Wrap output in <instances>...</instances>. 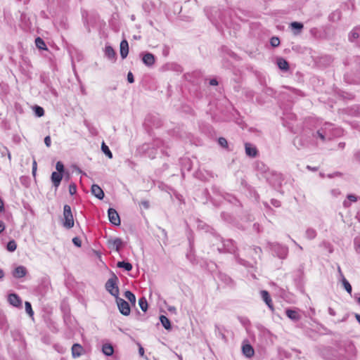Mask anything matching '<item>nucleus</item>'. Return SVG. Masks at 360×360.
<instances>
[{"mask_svg": "<svg viewBox=\"0 0 360 360\" xmlns=\"http://www.w3.org/2000/svg\"><path fill=\"white\" fill-rule=\"evenodd\" d=\"M329 18H330V20H333V21L338 20H339L340 18V12L338 11H336L334 13H333L329 16Z\"/></svg>", "mask_w": 360, "mask_h": 360, "instance_id": "obj_48", "label": "nucleus"}, {"mask_svg": "<svg viewBox=\"0 0 360 360\" xmlns=\"http://www.w3.org/2000/svg\"><path fill=\"white\" fill-rule=\"evenodd\" d=\"M17 248V244L14 240H10L6 245V249L8 252H14Z\"/></svg>", "mask_w": 360, "mask_h": 360, "instance_id": "obj_41", "label": "nucleus"}, {"mask_svg": "<svg viewBox=\"0 0 360 360\" xmlns=\"http://www.w3.org/2000/svg\"><path fill=\"white\" fill-rule=\"evenodd\" d=\"M63 174L60 172H53L51 176V181L52 182L53 186L55 187V190L56 191L59 187L60 182L63 179Z\"/></svg>", "mask_w": 360, "mask_h": 360, "instance_id": "obj_16", "label": "nucleus"}, {"mask_svg": "<svg viewBox=\"0 0 360 360\" xmlns=\"http://www.w3.org/2000/svg\"><path fill=\"white\" fill-rule=\"evenodd\" d=\"M143 63L147 66H151L155 63V56L150 53H146L142 58Z\"/></svg>", "mask_w": 360, "mask_h": 360, "instance_id": "obj_27", "label": "nucleus"}, {"mask_svg": "<svg viewBox=\"0 0 360 360\" xmlns=\"http://www.w3.org/2000/svg\"><path fill=\"white\" fill-rule=\"evenodd\" d=\"M108 214L110 223L115 226H119L120 224V216L115 209L109 208L108 210Z\"/></svg>", "mask_w": 360, "mask_h": 360, "instance_id": "obj_12", "label": "nucleus"}, {"mask_svg": "<svg viewBox=\"0 0 360 360\" xmlns=\"http://www.w3.org/2000/svg\"><path fill=\"white\" fill-rule=\"evenodd\" d=\"M25 305L26 312L29 314L30 316L32 317L34 315V311L32 310V305H31L30 302H25Z\"/></svg>", "mask_w": 360, "mask_h": 360, "instance_id": "obj_46", "label": "nucleus"}, {"mask_svg": "<svg viewBox=\"0 0 360 360\" xmlns=\"http://www.w3.org/2000/svg\"><path fill=\"white\" fill-rule=\"evenodd\" d=\"M189 240V251L186 253V258L187 259L193 264H195L197 263L195 255L194 254V246H193V242L191 239V238H188Z\"/></svg>", "mask_w": 360, "mask_h": 360, "instance_id": "obj_19", "label": "nucleus"}, {"mask_svg": "<svg viewBox=\"0 0 360 360\" xmlns=\"http://www.w3.org/2000/svg\"><path fill=\"white\" fill-rule=\"evenodd\" d=\"M69 193L71 195H75L77 193V186L72 183L69 185Z\"/></svg>", "mask_w": 360, "mask_h": 360, "instance_id": "obj_50", "label": "nucleus"}, {"mask_svg": "<svg viewBox=\"0 0 360 360\" xmlns=\"http://www.w3.org/2000/svg\"><path fill=\"white\" fill-rule=\"evenodd\" d=\"M72 356L74 359L80 357L84 352L83 347L79 343H75L72 346Z\"/></svg>", "mask_w": 360, "mask_h": 360, "instance_id": "obj_20", "label": "nucleus"}, {"mask_svg": "<svg viewBox=\"0 0 360 360\" xmlns=\"http://www.w3.org/2000/svg\"><path fill=\"white\" fill-rule=\"evenodd\" d=\"M317 236L316 231L313 228H308L305 231V236L309 240L314 239Z\"/></svg>", "mask_w": 360, "mask_h": 360, "instance_id": "obj_31", "label": "nucleus"}, {"mask_svg": "<svg viewBox=\"0 0 360 360\" xmlns=\"http://www.w3.org/2000/svg\"><path fill=\"white\" fill-rule=\"evenodd\" d=\"M0 151H1V153L2 155H7L8 158V160H11V153H10L9 150H8V148L6 147L3 146L1 148V149H0Z\"/></svg>", "mask_w": 360, "mask_h": 360, "instance_id": "obj_51", "label": "nucleus"}, {"mask_svg": "<svg viewBox=\"0 0 360 360\" xmlns=\"http://www.w3.org/2000/svg\"><path fill=\"white\" fill-rule=\"evenodd\" d=\"M103 353L108 356L112 355L114 349L110 344H104L102 347Z\"/></svg>", "mask_w": 360, "mask_h": 360, "instance_id": "obj_30", "label": "nucleus"}, {"mask_svg": "<svg viewBox=\"0 0 360 360\" xmlns=\"http://www.w3.org/2000/svg\"><path fill=\"white\" fill-rule=\"evenodd\" d=\"M33 110H34L35 115L39 117H40L44 115V110L41 106L34 105V107L33 108Z\"/></svg>", "mask_w": 360, "mask_h": 360, "instance_id": "obj_42", "label": "nucleus"}, {"mask_svg": "<svg viewBox=\"0 0 360 360\" xmlns=\"http://www.w3.org/2000/svg\"><path fill=\"white\" fill-rule=\"evenodd\" d=\"M105 56L112 61H115L116 60V53L110 46H105Z\"/></svg>", "mask_w": 360, "mask_h": 360, "instance_id": "obj_28", "label": "nucleus"}, {"mask_svg": "<svg viewBox=\"0 0 360 360\" xmlns=\"http://www.w3.org/2000/svg\"><path fill=\"white\" fill-rule=\"evenodd\" d=\"M226 51L227 52V54L229 56H231V58H235V59H236L238 58L237 55L235 53H233V51H231L227 49H226Z\"/></svg>", "mask_w": 360, "mask_h": 360, "instance_id": "obj_60", "label": "nucleus"}, {"mask_svg": "<svg viewBox=\"0 0 360 360\" xmlns=\"http://www.w3.org/2000/svg\"><path fill=\"white\" fill-rule=\"evenodd\" d=\"M293 143L297 149L305 148L313 144L309 131L304 130L301 135L295 138Z\"/></svg>", "mask_w": 360, "mask_h": 360, "instance_id": "obj_4", "label": "nucleus"}, {"mask_svg": "<svg viewBox=\"0 0 360 360\" xmlns=\"http://www.w3.org/2000/svg\"><path fill=\"white\" fill-rule=\"evenodd\" d=\"M264 178L275 189L281 188L284 180L283 174L275 171L268 172Z\"/></svg>", "mask_w": 360, "mask_h": 360, "instance_id": "obj_5", "label": "nucleus"}, {"mask_svg": "<svg viewBox=\"0 0 360 360\" xmlns=\"http://www.w3.org/2000/svg\"><path fill=\"white\" fill-rule=\"evenodd\" d=\"M6 317L5 316L0 313V326L4 327L6 326Z\"/></svg>", "mask_w": 360, "mask_h": 360, "instance_id": "obj_53", "label": "nucleus"}, {"mask_svg": "<svg viewBox=\"0 0 360 360\" xmlns=\"http://www.w3.org/2000/svg\"><path fill=\"white\" fill-rule=\"evenodd\" d=\"M242 352L244 356L251 358L254 356L255 350L250 344H243L242 346Z\"/></svg>", "mask_w": 360, "mask_h": 360, "instance_id": "obj_23", "label": "nucleus"}, {"mask_svg": "<svg viewBox=\"0 0 360 360\" xmlns=\"http://www.w3.org/2000/svg\"><path fill=\"white\" fill-rule=\"evenodd\" d=\"M257 170L259 171L261 173L264 174V177L266 176V173L271 171L262 162L257 164Z\"/></svg>", "mask_w": 360, "mask_h": 360, "instance_id": "obj_38", "label": "nucleus"}, {"mask_svg": "<svg viewBox=\"0 0 360 360\" xmlns=\"http://www.w3.org/2000/svg\"><path fill=\"white\" fill-rule=\"evenodd\" d=\"M160 321L162 326L165 329H167V330L171 329V323H170V321L169 320V319L167 317H166L164 315H161L160 316Z\"/></svg>", "mask_w": 360, "mask_h": 360, "instance_id": "obj_32", "label": "nucleus"}, {"mask_svg": "<svg viewBox=\"0 0 360 360\" xmlns=\"http://www.w3.org/2000/svg\"><path fill=\"white\" fill-rule=\"evenodd\" d=\"M72 243H73V244H74L75 246H77V247H78V248H80V247L82 246V241H81V240H80L79 238H77V237H75V238H72Z\"/></svg>", "mask_w": 360, "mask_h": 360, "instance_id": "obj_52", "label": "nucleus"}, {"mask_svg": "<svg viewBox=\"0 0 360 360\" xmlns=\"http://www.w3.org/2000/svg\"><path fill=\"white\" fill-rule=\"evenodd\" d=\"M270 44L273 47H278L280 45V39L277 37H272L270 39Z\"/></svg>", "mask_w": 360, "mask_h": 360, "instance_id": "obj_47", "label": "nucleus"}, {"mask_svg": "<svg viewBox=\"0 0 360 360\" xmlns=\"http://www.w3.org/2000/svg\"><path fill=\"white\" fill-rule=\"evenodd\" d=\"M217 193H219V195H221L225 200L228 201L230 203L234 204L238 201L234 196L230 194H221L219 191H217Z\"/></svg>", "mask_w": 360, "mask_h": 360, "instance_id": "obj_33", "label": "nucleus"}, {"mask_svg": "<svg viewBox=\"0 0 360 360\" xmlns=\"http://www.w3.org/2000/svg\"><path fill=\"white\" fill-rule=\"evenodd\" d=\"M44 143L47 147L51 146V137L49 136H47L44 138Z\"/></svg>", "mask_w": 360, "mask_h": 360, "instance_id": "obj_59", "label": "nucleus"}, {"mask_svg": "<svg viewBox=\"0 0 360 360\" xmlns=\"http://www.w3.org/2000/svg\"><path fill=\"white\" fill-rule=\"evenodd\" d=\"M56 169L57 170V172H60L62 174L65 173V167L62 162L58 161L56 164Z\"/></svg>", "mask_w": 360, "mask_h": 360, "instance_id": "obj_44", "label": "nucleus"}, {"mask_svg": "<svg viewBox=\"0 0 360 360\" xmlns=\"http://www.w3.org/2000/svg\"><path fill=\"white\" fill-rule=\"evenodd\" d=\"M129 53V44L126 39H123L120 42V56L122 59L127 58Z\"/></svg>", "mask_w": 360, "mask_h": 360, "instance_id": "obj_25", "label": "nucleus"}, {"mask_svg": "<svg viewBox=\"0 0 360 360\" xmlns=\"http://www.w3.org/2000/svg\"><path fill=\"white\" fill-rule=\"evenodd\" d=\"M347 199L349 200L351 202H354L357 200V197L355 195L349 194L347 197Z\"/></svg>", "mask_w": 360, "mask_h": 360, "instance_id": "obj_56", "label": "nucleus"}, {"mask_svg": "<svg viewBox=\"0 0 360 360\" xmlns=\"http://www.w3.org/2000/svg\"><path fill=\"white\" fill-rule=\"evenodd\" d=\"M221 217L226 222L231 223L232 221V216L227 212H221Z\"/></svg>", "mask_w": 360, "mask_h": 360, "instance_id": "obj_43", "label": "nucleus"}, {"mask_svg": "<svg viewBox=\"0 0 360 360\" xmlns=\"http://www.w3.org/2000/svg\"><path fill=\"white\" fill-rule=\"evenodd\" d=\"M313 144L323 143L342 134L340 128H336L330 122H325L321 127L316 131H309Z\"/></svg>", "mask_w": 360, "mask_h": 360, "instance_id": "obj_1", "label": "nucleus"}, {"mask_svg": "<svg viewBox=\"0 0 360 360\" xmlns=\"http://www.w3.org/2000/svg\"><path fill=\"white\" fill-rule=\"evenodd\" d=\"M127 81L129 83H133L134 82V77L133 74L131 72H129L127 74Z\"/></svg>", "mask_w": 360, "mask_h": 360, "instance_id": "obj_58", "label": "nucleus"}, {"mask_svg": "<svg viewBox=\"0 0 360 360\" xmlns=\"http://www.w3.org/2000/svg\"><path fill=\"white\" fill-rule=\"evenodd\" d=\"M210 85L216 86L218 84V82L216 79H211L209 82Z\"/></svg>", "mask_w": 360, "mask_h": 360, "instance_id": "obj_63", "label": "nucleus"}, {"mask_svg": "<svg viewBox=\"0 0 360 360\" xmlns=\"http://www.w3.org/2000/svg\"><path fill=\"white\" fill-rule=\"evenodd\" d=\"M277 65L283 71H288L289 70V63L283 58H278L277 59Z\"/></svg>", "mask_w": 360, "mask_h": 360, "instance_id": "obj_29", "label": "nucleus"}, {"mask_svg": "<svg viewBox=\"0 0 360 360\" xmlns=\"http://www.w3.org/2000/svg\"><path fill=\"white\" fill-rule=\"evenodd\" d=\"M335 351L330 347H323L321 349V355L326 360H336Z\"/></svg>", "mask_w": 360, "mask_h": 360, "instance_id": "obj_10", "label": "nucleus"}, {"mask_svg": "<svg viewBox=\"0 0 360 360\" xmlns=\"http://www.w3.org/2000/svg\"><path fill=\"white\" fill-rule=\"evenodd\" d=\"M164 143L160 139H155L151 143H145L140 146L138 152L150 159H154L158 153V150L163 148Z\"/></svg>", "mask_w": 360, "mask_h": 360, "instance_id": "obj_3", "label": "nucleus"}, {"mask_svg": "<svg viewBox=\"0 0 360 360\" xmlns=\"http://www.w3.org/2000/svg\"><path fill=\"white\" fill-rule=\"evenodd\" d=\"M260 294H261V297H262L263 301L266 303V304L268 306L269 309L271 311H274V307L272 300H271V296H270L269 292L263 290H261Z\"/></svg>", "mask_w": 360, "mask_h": 360, "instance_id": "obj_21", "label": "nucleus"}, {"mask_svg": "<svg viewBox=\"0 0 360 360\" xmlns=\"http://www.w3.org/2000/svg\"><path fill=\"white\" fill-rule=\"evenodd\" d=\"M124 297L132 304L136 302V297L133 292L129 290H127L124 292Z\"/></svg>", "mask_w": 360, "mask_h": 360, "instance_id": "obj_39", "label": "nucleus"}, {"mask_svg": "<svg viewBox=\"0 0 360 360\" xmlns=\"http://www.w3.org/2000/svg\"><path fill=\"white\" fill-rule=\"evenodd\" d=\"M342 285L345 289V290L351 294L352 293V285H350V283H349V281L345 278L344 276H342Z\"/></svg>", "mask_w": 360, "mask_h": 360, "instance_id": "obj_36", "label": "nucleus"}, {"mask_svg": "<svg viewBox=\"0 0 360 360\" xmlns=\"http://www.w3.org/2000/svg\"><path fill=\"white\" fill-rule=\"evenodd\" d=\"M252 250L254 251V253L255 255H257L259 256V257H260V255H261L262 252L261 248L257 247V246H254L252 248Z\"/></svg>", "mask_w": 360, "mask_h": 360, "instance_id": "obj_54", "label": "nucleus"}, {"mask_svg": "<svg viewBox=\"0 0 360 360\" xmlns=\"http://www.w3.org/2000/svg\"><path fill=\"white\" fill-rule=\"evenodd\" d=\"M354 157L356 161L360 162V150L354 153Z\"/></svg>", "mask_w": 360, "mask_h": 360, "instance_id": "obj_61", "label": "nucleus"}, {"mask_svg": "<svg viewBox=\"0 0 360 360\" xmlns=\"http://www.w3.org/2000/svg\"><path fill=\"white\" fill-rule=\"evenodd\" d=\"M141 205H142V206H143L145 209H148V208H149V202H148V201H146V200L142 201V202H141Z\"/></svg>", "mask_w": 360, "mask_h": 360, "instance_id": "obj_64", "label": "nucleus"}, {"mask_svg": "<svg viewBox=\"0 0 360 360\" xmlns=\"http://www.w3.org/2000/svg\"><path fill=\"white\" fill-rule=\"evenodd\" d=\"M117 267L122 268L124 270L129 271L132 269V265L129 262L122 261L118 262L117 264Z\"/></svg>", "mask_w": 360, "mask_h": 360, "instance_id": "obj_34", "label": "nucleus"}, {"mask_svg": "<svg viewBox=\"0 0 360 360\" xmlns=\"http://www.w3.org/2000/svg\"><path fill=\"white\" fill-rule=\"evenodd\" d=\"M290 27L292 30L293 34L295 35H298L301 33V32L304 27V25L302 22L295 21V22H292L290 23Z\"/></svg>", "mask_w": 360, "mask_h": 360, "instance_id": "obj_26", "label": "nucleus"}, {"mask_svg": "<svg viewBox=\"0 0 360 360\" xmlns=\"http://www.w3.org/2000/svg\"><path fill=\"white\" fill-rule=\"evenodd\" d=\"M35 44L37 46V47L39 48V49H42V50L46 49V46L44 41L40 37L36 38Z\"/></svg>", "mask_w": 360, "mask_h": 360, "instance_id": "obj_37", "label": "nucleus"}, {"mask_svg": "<svg viewBox=\"0 0 360 360\" xmlns=\"http://www.w3.org/2000/svg\"><path fill=\"white\" fill-rule=\"evenodd\" d=\"M117 281V277L113 274V276L107 281L105 285V290L115 298L119 297L120 292Z\"/></svg>", "mask_w": 360, "mask_h": 360, "instance_id": "obj_6", "label": "nucleus"}, {"mask_svg": "<svg viewBox=\"0 0 360 360\" xmlns=\"http://www.w3.org/2000/svg\"><path fill=\"white\" fill-rule=\"evenodd\" d=\"M91 193L99 200L104 198V193L101 188L97 184H93L91 188Z\"/></svg>", "mask_w": 360, "mask_h": 360, "instance_id": "obj_24", "label": "nucleus"}, {"mask_svg": "<svg viewBox=\"0 0 360 360\" xmlns=\"http://www.w3.org/2000/svg\"><path fill=\"white\" fill-rule=\"evenodd\" d=\"M286 316L293 321H298L301 319V316L299 314L298 311L292 309H285Z\"/></svg>", "mask_w": 360, "mask_h": 360, "instance_id": "obj_22", "label": "nucleus"}, {"mask_svg": "<svg viewBox=\"0 0 360 360\" xmlns=\"http://www.w3.org/2000/svg\"><path fill=\"white\" fill-rule=\"evenodd\" d=\"M9 304L15 307H22V300L16 293H11L8 296Z\"/></svg>", "mask_w": 360, "mask_h": 360, "instance_id": "obj_15", "label": "nucleus"}, {"mask_svg": "<svg viewBox=\"0 0 360 360\" xmlns=\"http://www.w3.org/2000/svg\"><path fill=\"white\" fill-rule=\"evenodd\" d=\"M101 150L108 158L110 159L112 158V152L109 149V147L104 142L102 143Z\"/></svg>", "mask_w": 360, "mask_h": 360, "instance_id": "obj_35", "label": "nucleus"}, {"mask_svg": "<svg viewBox=\"0 0 360 360\" xmlns=\"http://www.w3.org/2000/svg\"><path fill=\"white\" fill-rule=\"evenodd\" d=\"M140 308L143 311H146L148 309V302L145 297H141L139 300Z\"/></svg>", "mask_w": 360, "mask_h": 360, "instance_id": "obj_40", "label": "nucleus"}, {"mask_svg": "<svg viewBox=\"0 0 360 360\" xmlns=\"http://www.w3.org/2000/svg\"><path fill=\"white\" fill-rule=\"evenodd\" d=\"M349 40L360 47V26L354 27L349 34Z\"/></svg>", "mask_w": 360, "mask_h": 360, "instance_id": "obj_11", "label": "nucleus"}, {"mask_svg": "<svg viewBox=\"0 0 360 360\" xmlns=\"http://www.w3.org/2000/svg\"><path fill=\"white\" fill-rule=\"evenodd\" d=\"M169 69L175 72H181L183 71L181 66L177 63H171L169 65Z\"/></svg>", "mask_w": 360, "mask_h": 360, "instance_id": "obj_45", "label": "nucleus"}, {"mask_svg": "<svg viewBox=\"0 0 360 360\" xmlns=\"http://www.w3.org/2000/svg\"><path fill=\"white\" fill-rule=\"evenodd\" d=\"M345 359L347 360H355L356 354V349L355 346L349 343L345 347Z\"/></svg>", "mask_w": 360, "mask_h": 360, "instance_id": "obj_14", "label": "nucleus"}, {"mask_svg": "<svg viewBox=\"0 0 360 360\" xmlns=\"http://www.w3.org/2000/svg\"><path fill=\"white\" fill-rule=\"evenodd\" d=\"M64 221L63 226L67 229H71L74 226V219L71 211V207L68 205L63 207Z\"/></svg>", "mask_w": 360, "mask_h": 360, "instance_id": "obj_7", "label": "nucleus"}, {"mask_svg": "<svg viewBox=\"0 0 360 360\" xmlns=\"http://www.w3.org/2000/svg\"><path fill=\"white\" fill-rule=\"evenodd\" d=\"M330 193L334 197H338L340 195V191L338 188H333L330 191Z\"/></svg>", "mask_w": 360, "mask_h": 360, "instance_id": "obj_55", "label": "nucleus"}, {"mask_svg": "<svg viewBox=\"0 0 360 360\" xmlns=\"http://www.w3.org/2000/svg\"><path fill=\"white\" fill-rule=\"evenodd\" d=\"M245 150L246 155L251 158H256L258 155L257 147L250 143H245Z\"/></svg>", "mask_w": 360, "mask_h": 360, "instance_id": "obj_13", "label": "nucleus"}, {"mask_svg": "<svg viewBox=\"0 0 360 360\" xmlns=\"http://www.w3.org/2000/svg\"><path fill=\"white\" fill-rule=\"evenodd\" d=\"M27 274V270L24 266H18L14 269L12 272V275L15 278H22L25 277Z\"/></svg>", "mask_w": 360, "mask_h": 360, "instance_id": "obj_18", "label": "nucleus"}, {"mask_svg": "<svg viewBox=\"0 0 360 360\" xmlns=\"http://www.w3.org/2000/svg\"><path fill=\"white\" fill-rule=\"evenodd\" d=\"M342 205H343L344 207L348 208V207H349L351 206V202L349 200L347 199V200H345L343 201Z\"/></svg>", "mask_w": 360, "mask_h": 360, "instance_id": "obj_62", "label": "nucleus"}, {"mask_svg": "<svg viewBox=\"0 0 360 360\" xmlns=\"http://www.w3.org/2000/svg\"><path fill=\"white\" fill-rule=\"evenodd\" d=\"M215 239L219 240L221 247L218 246L217 250L219 253H230L234 255L236 262L245 266H249V262L239 257L238 252V248L236 242L232 239H224L220 236H215Z\"/></svg>", "mask_w": 360, "mask_h": 360, "instance_id": "obj_2", "label": "nucleus"}, {"mask_svg": "<svg viewBox=\"0 0 360 360\" xmlns=\"http://www.w3.org/2000/svg\"><path fill=\"white\" fill-rule=\"evenodd\" d=\"M218 143L224 148H226L228 147V142L225 138L220 137L218 139Z\"/></svg>", "mask_w": 360, "mask_h": 360, "instance_id": "obj_49", "label": "nucleus"}, {"mask_svg": "<svg viewBox=\"0 0 360 360\" xmlns=\"http://www.w3.org/2000/svg\"><path fill=\"white\" fill-rule=\"evenodd\" d=\"M271 250L281 259H284L287 257L288 248L279 243H272L270 245Z\"/></svg>", "mask_w": 360, "mask_h": 360, "instance_id": "obj_8", "label": "nucleus"}, {"mask_svg": "<svg viewBox=\"0 0 360 360\" xmlns=\"http://www.w3.org/2000/svg\"><path fill=\"white\" fill-rule=\"evenodd\" d=\"M116 301L120 312L124 316L129 315L131 310L129 303L119 297L116 298Z\"/></svg>", "mask_w": 360, "mask_h": 360, "instance_id": "obj_9", "label": "nucleus"}, {"mask_svg": "<svg viewBox=\"0 0 360 360\" xmlns=\"http://www.w3.org/2000/svg\"><path fill=\"white\" fill-rule=\"evenodd\" d=\"M108 245L110 248L114 249L116 252H119L123 246V242L121 238H115L108 240Z\"/></svg>", "mask_w": 360, "mask_h": 360, "instance_id": "obj_17", "label": "nucleus"}, {"mask_svg": "<svg viewBox=\"0 0 360 360\" xmlns=\"http://www.w3.org/2000/svg\"><path fill=\"white\" fill-rule=\"evenodd\" d=\"M271 203L276 207H279L281 206V202L276 199H271Z\"/></svg>", "mask_w": 360, "mask_h": 360, "instance_id": "obj_57", "label": "nucleus"}]
</instances>
